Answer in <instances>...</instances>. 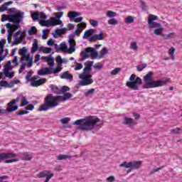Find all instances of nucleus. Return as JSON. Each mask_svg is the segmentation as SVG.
I'll return each instance as SVG.
<instances>
[{"instance_id": "f257e3e1", "label": "nucleus", "mask_w": 182, "mask_h": 182, "mask_svg": "<svg viewBox=\"0 0 182 182\" xmlns=\"http://www.w3.org/2000/svg\"><path fill=\"white\" fill-rule=\"evenodd\" d=\"M100 122V119L98 117L95 118L93 116H90L85 119H80L73 122V124L78 126L80 130L82 132H89V130H93L97 123Z\"/></svg>"}, {"instance_id": "f03ea898", "label": "nucleus", "mask_w": 182, "mask_h": 182, "mask_svg": "<svg viewBox=\"0 0 182 182\" xmlns=\"http://www.w3.org/2000/svg\"><path fill=\"white\" fill-rule=\"evenodd\" d=\"M154 73L152 71H149L146 75H145L143 77V80L145 85L143 86V89H154V87H161V86H164L166 83L169 82V79H166L163 81L161 80H153V76Z\"/></svg>"}, {"instance_id": "7ed1b4c3", "label": "nucleus", "mask_w": 182, "mask_h": 182, "mask_svg": "<svg viewBox=\"0 0 182 182\" xmlns=\"http://www.w3.org/2000/svg\"><path fill=\"white\" fill-rule=\"evenodd\" d=\"M59 95L53 96V94H49L44 98V103L38 107L39 112H48L50 109H53L59 106L60 103Z\"/></svg>"}, {"instance_id": "20e7f679", "label": "nucleus", "mask_w": 182, "mask_h": 182, "mask_svg": "<svg viewBox=\"0 0 182 182\" xmlns=\"http://www.w3.org/2000/svg\"><path fill=\"white\" fill-rule=\"evenodd\" d=\"M143 161H124L119 164V167H124V168H128L127 170V174L132 173V170H139L141 167Z\"/></svg>"}, {"instance_id": "39448f33", "label": "nucleus", "mask_w": 182, "mask_h": 182, "mask_svg": "<svg viewBox=\"0 0 182 182\" xmlns=\"http://www.w3.org/2000/svg\"><path fill=\"white\" fill-rule=\"evenodd\" d=\"M129 80L130 81L126 82V86L132 89V90H139V87H140L141 83H143L141 78H140V77H136V75L134 74L131 75Z\"/></svg>"}, {"instance_id": "423d86ee", "label": "nucleus", "mask_w": 182, "mask_h": 182, "mask_svg": "<svg viewBox=\"0 0 182 182\" xmlns=\"http://www.w3.org/2000/svg\"><path fill=\"white\" fill-rule=\"evenodd\" d=\"M19 55L21 56L20 62H27V68H32L33 65V58H31V54H28V50L26 47H23L18 50Z\"/></svg>"}, {"instance_id": "0eeeda50", "label": "nucleus", "mask_w": 182, "mask_h": 182, "mask_svg": "<svg viewBox=\"0 0 182 182\" xmlns=\"http://www.w3.org/2000/svg\"><path fill=\"white\" fill-rule=\"evenodd\" d=\"M81 56L83 59H88L90 56H92V59H96V58L99 56V53L96 51V49L92 47H88L85 48L84 51L81 52Z\"/></svg>"}, {"instance_id": "6e6552de", "label": "nucleus", "mask_w": 182, "mask_h": 182, "mask_svg": "<svg viewBox=\"0 0 182 182\" xmlns=\"http://www.w3.org/2000/svg\"><path fill=\"white\" fill-rule=\"evenodd\" d=\"M80 79L82 81L80 82L81 86H89L93 83V79H92V75L89 73H81L79 75Z\"/></svg>"}, {"instance_id": "1a4fd4ad", "label": "nucleus", "mask_w": 182, "mask_h": 182, "mask_svg": "<svg viewBox=\"0 0 182 182\" xmlns=\"http://www.w3.org/2000/svg\"><path fill=\"white\" fill-rule=\"evenodd\" d=\"M21 99L19 97H17L16 99H14L13 100L10 101L7 104V107L5 109L6 113H12V112H16L18 110V107L16 105V103L19 102Z\"/></svg>"}, {"instance_id": "9d476101", "label": "nucleus", "mask_w": 182, "mask_h": 182, "mask_svg": "<svg viewBox=\"0 0 182 182\" xmlns=\"http://www.w3.org/2000/svg\"><path fill=\"white\" fill-rule=\"evenodd\" d=\"M24 15L25 13L23 11H17V13L11 14V22L19 25L23 21Z\"/></svg>"}, {"instance_id": "9b49d317", "label": "nucleus", "mask_w": 182, "mask_h": 182, "mask_svg": "<svg viewBox=\"0 0 182 182\" xmlns=\"http://www.w3.org/2000/svg\"><path fill=\"white\" fill-rule=\"evenodd\" d=\"M46 83V78H41L38 80V77L33 76L31 78V86L33 87H38V86H42Z\"/></svg>"}, {"instance_id": "f8f14e48", "label": "nucleus", "mask_w": 182, "mask_h": 182, "mask_svg": "<svg viewBox=\"0 0 182 182\" xmlns=\"http://www.w3.org/2000/svg\"><path fill=\"white\" fill-rule=\"evenodd\" d=\"M157 16H154L153 14L149 15L148 18V23L149 25V28H160L161 26V24L157 22H154V21H157Z\"/></svg>"}, {"instance_id": "ddd939ff", "label": "nucleus", "mask_w": 182, "mask_h": 182, "mask_svg": "<svg viewBox=\"0 0 182 182\" xmlns=\"http://www.w3.org/2000/svg\"><path fill=\"white\" fill-rule=\"evenodd\" d=\"M53 176H54L53 173H50V171H43L37 174V177L38 178H45V177H46L44 182H49L50 178H52Z\"/></svg>"}, {"instance_id": "4468645a", "label": "nucleus", "mask_w": 182, "mask_h": 182, "mask_svg": "<svg viewBox=\"0 0 182 182\" xmlns=\"http://www.w3.org/2000/svg\"><path fill=\"white\" fill-rule=\"evenodd\" d=\"M70 38H69L68 43L70 45V48H68V53L72 55L76 50V41L73 39V34L70 35Z\"/></svg>"}, {"instance_id": "2eb2a0df", "label": "nucleus", "mask_w": 182, "mask_h": 182, "mask_svg": "<svg viewBox=\"0 0 182 182\" xmlns=\"http://www.w3.org/2000/svg\"><path fill=\"white\" fill-rule=\"evenodd\" d=\"M16 156V154L11 152V153H0V163L1 161H5L7 159H14Z\"/></svg>"}, {"instance_id": "dca6fc26", "label": "nucleus", "mask_w": 182, "mask_h": 182, "mask_svg": "<svg viewBox=\"0 0 182 182\" xmlns=\"http://www.w3.org/2000/svg\"><path fill=\"white\" fill-rule=\"evenodd\" d=\"M52 70L53 68L51 67H46L41 70H39L38 71V75H39V76H45L46 75H50L52 74Z\"/></svg>"}, {"instance_id": "f3484780", "label": "nucleus", "mask_w": 182, "mask_h": 182, "mask_svg": "<svg viewBox=\"0 0 182 182\" xmlns=\"http://www.w3.org/2000/svg\"><path fill=\"white\" fill-rule=\"evenodd\" d=\"M93 63L94 62L90 60L85 62L82 73H90V70H92V66H93Z\"/></svg>"}, {"instance_id": "a211bd4d", "label": "nucleus", "mask_w": 182, "mask_h": 182, "mask_svg": "<svg viewBox=\"0 0 182 182\" xmlns=\"http://www.w3.org/2000/svg\"><path fill=\"white\" fill-rule=\"evenodd\" d=\"M122 124H126L127 126L132 127V126H136V124H137V123H136V122H134V119H133V118L124 117Z\"/></svg>"}, {"instance_id": "6ab92c4d", "label": "nucleus", "mask_w": 182, "mask_h": 182, "mask_svg": "<svg viewBox=\"0 0 182 182\" xmlns=\"http://www.w3.org/2000/svg\"><path fill=\"white\" fill-rule=\"evenodd\" d=\"M77 29L75 31V35H77V36H80V34L82 33V31H83V29L86 28V23L82 22L81 23L77 24Z\"/></svg>"}, {"instance_id": "aec40b11", "label": "nucleus", "mask_w": 182, "mask_h": 182, "mask_svg": "<svg viewBox=\"0 0 182 182\" xmlns=\"http://www.w3.org/2000/svg\"><path fill=\"white\" fill-rule=\"evenodd\" d=\"M18 156L21 157V160H24L26 161H31L32 160V154H29L28 152L20 153Z\"/></svg>"}, {"instance_id": "412c9836", "label": "nucleus", "mask_w": 182, "mask_h": 182, "mask_svg": "<svg viewBox=\"0 0 182 182\" xmlns=\"http://www.w3.org/2000/svg\"><path fill=\"white\" fill-rule=\"evenodd\" d=\"M60 102H66V100H69V99H71L73 97L72 94L70 92H65L64 93L63 96L58 95Z\"/></svg>"}, {"instance_id": "4be33fe9", "label": "nucleus", "mask_w": 182, "mask_h": 182, "mask_svg": "<svg viewBox=\"0 0 182 182\" xmlns=\"http://www.w3.org/2000/svg\"><path fill=\"white\" fill-rule=\"evenodd\" d=\"M44 58L50 68H53V67L55 66V58L52 57V55L44 57Z\"/></svg>"}, {"instance_id": "5701e85b", "label": "nucleus", "mask_w": 182, "mask_h": 182, "mask_svg": "<svg viewBox=\"0 0 182 182\" xmlns=\"http://www.w3.org/2000/svg\"><path fill=\"white\" fill-rule=\"evenodd\" d=\"M50 21L51 26H58V25H62V21L56 18L55 17H51Z\"/></svg>"}, {"instance_id": "b1692460", "label": "nucleus", "mask_w": 182, "mask_h": 182, "mask_svg": "<svg viewBox=\"0 0 182 182\" xmlns=\"http://www.w3.org/2000/svg\"><path fill=\"white\" fill-rule=\"evenodd\" d=\"M60 77L61 79H67L68 80H73V75L72 74H70L68 71L63 73L60 75Z\"/></svg>"}, {"instance_id": "393cba45", "label": "nucleus", "mask_w": 182, "mask_h": 182, "mask_svg": "<svg viewBox=\"0 0 182 182\" xmlns=\"http://www.w3.org/2000/svg\"><path fill=\"white\" fill-rule=\"evenodd\" d=\"M14 4L13 1H8L4 3L0 6V12H5V11H8V7L9 5H12Z\"/></svg>"}, {"instance_id": "a878e982", "label": "nucleus", "mask_w": 182, "mask_h": 182, "mask_svg": "<svg viewBox=\"0 0 182 182\" xmlns=\"http://www.w3.org/2000/svg\"><path fill=\"white\" fill-rule=\"evenodd\" d=\"M80 16V12H76V11H69L68 12V18L70 19H75V18Z\"/></svg>"}, {"instance_id": "bb28decb", "label": "nucleus", "mask_w": 182, "mask_h": 182, "mask_svg": "<svg viewBox=\"0 0 182 182\" xmlns=\"http://www.w3.org/2000/svg\"><path fill=\"white\" fill-rule=\"evenodd\" d=\"M50 90H52V92L55 93V95H62V92L60 91V89L58 86L51 85Z\"/></svg>"}, {"instance_id": "cd10ccee", "label": "nucleus", "mask_w": 182, "mask_h": 182, "mask_svg": "<svg viewBox=\"0 0 182 182\" xmlns=\"http://www.w3.org/2000/svg\"><path fill=\"white\" fill-rule=\"evenodd\" d=\"M38 49V40L34 39L33 43V46L31 48V53H35Z\"/></svg>"}, {"instance_id": "c85d7f7f", "label": "nucleus", "mask_w": 182, "mask_h": 182, "mask_svg": "<svg viewBox=\"0 0 182 182\" xmlns=\"http://www.w3.org/2000/svg\"><path fill=\"white\" fill-rule=\"evenodd\" d=\"M109 53V50L107 48L104 47L101 51H100V55L98 56L99 59H103L105 58V55H107V53Z\"/></svg>"}, {"instance_id": "c756f323", "label": "nucleus", "mask_w": 182, "mask_h": 182, "mask_svg": "<svg viewBox=\"0 0 182 182\" xmlns=\"http://www.w3.org/2000/svg\"><path fill=\"white\" fill-rule=\"evenodd\" d=\"M11 16L12 14H3L1 16V22H5V21H9V22H11Z\"/></svg>"}, {"instance_id": "7c9ffc66", "label": "nucleus", "mask_w": 182, "mask_h": 182, "mask_svg": "<svg viewBox=\"0 0 182 182\" xmlns=\"http://www.w3.org/2000/svg\"><path fill=\"white\" fill-rule=\"evenodd\" d=\"M6 28H7V33L9 36H12L14 35V31L12 30V24L11 23H8L6 24Z\"/></svg>"}, {"instance_id": "2f4dec72", "label": "nucleus", "mask_w": 182, "mask_h": 182, "mask_svg": "<svg viewBox=\"0 0 182 182\" xmlns=\"http://www.w3.org/2000/svg\"><path fill=\"white\" fill-rule=\"evenodd\" d=\"M40 25H41V26H46L47 28H49V26H52L50 20H41L40 21Z\"/></svg>"}, {"instance_id": "473e14b6", "label": "nucleus", "mask_w": 182, "mask_h": 182, "mask_svg": "<svg viewBox=\"0 0 182 182\" xmlns=\"http://www.w3.org/2000/svg\"><path fill=\"white\" fill-rule=\"evenodd\" d=\"M95 92H96L95 88H91L84 92V95L85 96V97H89V96H92L93 95H95Z\"/></svg>"}, {"instance_id": "72a5a7b5", "label": "nucleus", "mask_w": 182, "mask_h": 182, "mask_svg": "<svg viewBox=\"0 0 182 182\" xmlns=\"http://www.w3.org/2000/svg\"><path fill=\"white\" fill-rule=\"evenodd\" d=\"M38 33V30L36 29V27L32 26L31 29L28 30V34L30 36H32V35H36Z\"/></svg>"}, {"instance_id": "f704fd0d", "label": "nucleus", "mask_w": 182, "mask_h": 182, "mask_svg": "<svg viewBox=\"0 0 182 182\" xmlns=\"http://www.w3.org/2000/svg\"><path fill=\"white\" fill-rule=\"evenodd\" d=\"M107 18H114L117 16V14L113 11L109 10L107 11Z\"/></svg>"}, {"instance_id": "c9c22d12", "label": "nucleus", "mask_w": 182, "mask_h": 182, "mask_svg": "<svg viewBox=\"0 0 182 182\" xmlns=\"http://www.w3.org/2000/svg\"><path fill=\"white\" fill-rule=\"evenodd\" d=\"M12 70V65H11V61H9L7 64L4 65V73Z\"/></svg>"}, {"instance_id": "e433bc0d", "label": "nucleus", "mask_w": 182, "mask_h": 182, "mask_svg": "<svg viewBox=\"0 0 182 182\" xmlns=\"http://www.w3.org/2000/svg\"><path fill=\"white\" fill-rule=\"evenodd\" d=\"M93 32H95V30H93L92 28H90L86 31H85L84 33V36H83V39H85V37H89V36H91L92 34L93 33Z\"/></svg>"}, {"instance_id": "4c0bfd02", "label": "nucleus", "mask_w": 182, "mask_h": 182, "mask_svg": "<svg viewBox=\"0 0 182 182\" xmlns=\"http://www.w3.org/2000/svg\"><path fill=\"white\" fill-rule=\"evenodd\" d=\"M163 31H164V28H159L154 31V35H156V36H161V33H163Z\"/></svg>"}, {"instance_id": "58836bf2", "label": "nucleus", "mask_w": 182, "mask_h": 182, "mask_svg": "<svg viewBox=\"0 0 182 182\" xmlns=\"http://www.w3.org/2000/svg\"><path fill=\"white\" fill-rule=\"evenodd\" d=\"M60 50H61V52H68L69 53V48H68V46H66V44L65 43L60 44Z\"/></svg>"}, {"instance_id": "ea45409f", "label": "nucleus", "mask_w": 182, "mask_h": 182, "mask_svg": "<svg viewBox=\"0 0 182 182\" xmlns=\"http://www.w3.org/2000/svg\"><path fill=\"white\" fill-rule=\"evenodd\" d=\"M65 32H66V28H58L57 30H55V33L58 36L64 35Z\"/></svg>"}, {"instance_id": "a19ab883", "label": "nucleus", "mask_w": 182, "mask_h": 182, "mask_svg": "<svg viewBox=\"0 0 182 182\" xmlns=\"http://www.w3.org/2000/svg\"><path fill=\"white\" fill-rule=\"evenodd\" d=\"M28 104H29V102H28L26 97H22L21 107H23L26 106V105H28Z\"/></svg>"}, {"instance_id": "79ce46f5", "label": "nucleus", "mask_w": 182, "mask_h": 182, "mask_svg": "<svg viewBox=\"0 0 182 182\" xmlns=\"http://www.w3.org/2000/svg\"><path fill=\"white\" fill-rule=\"evenodd\" d=\"M62 65H58L56 68H53L52 73H54V75H56V73H59V72L62 71Z\"/></svg>"}, {"instance_id": "37998d69", "label": "nucleus", "mask_w": 182, "mask_h": 182, "mask_svg": "<svg viewBox=\"0 0 182 182\" xmlns=\"http://www.w3.org/2000/svg\"><path fill=\"white\" fill-rule=\"evenodd\" d=\"M0 85L2 87H12L6 80H1Z\"/></svg>"}, {"instance_id": "c03bdc74", "label": "nucleus", "mask_w": 182, "mask_h": 182, "mask_svg": "<svg viewBox=\"0 0 182 182\" xmlns=\"http://www.w3.org/2000/svg\"><path fill=\"white\" fill-rule=\"evenodd\" d=\"M41 50L43 53H50V52H52V48H48V47H42L41 48Z\"/></svg>"}, {"instance_id": "a18cd8bd", "label": "nucleus", "mask_w": 182, "mask_h": 182, "mask_svg": "<svg viewBox=\"0 0 182 182\" xmlns=\"http://www.w3.org/2000/svg\"><path fill=\"white\" fill-rule=\"evenodd\" d=\"M95 36H97V41L105 40V34L102 32H100L99 34H95Z\"/></svg>"}, {"instance_id": "49530a36", "label": "nucleus", "mask_w": 182, "mask_h": 182, "mask_svg": "<svg viewBox=\"0 0 182 182\" xmlns=\"http://www.w3.org/2000/svg\"><path fill=\"white\" fill-rule=\"evenodd\" d=\"M130 49H132L133 50H138L139 46H137V43L132 42L130 45Z\"/></svg>"}, {"instance_id": "de8ad7c7", "label": "nucleus", "mask_w": 182, "mask_h": 182, "mask_svg": "<svg viewBox=\"0 0 182 182\" xmlns=\"http://www.w3.org/2000/svg\"><path fill=\"white\" fill-rule=\"evenodd\" d=\"M125 22L127 23H133L134 22V18L132 16H129L125 18Z\"/></svg>"}, {"instance_id": "09e8293b", "label": "nucleus", "mask_w": 182, "mask_h": 182, "mask_svg": "<svg viewBox=\"0 0 182 182\" xmlns=\"http://www.w3.org/2000/svg\"><path fill=\"white\" fill-rule=\"evenodd\" d=\"M69 90H70V87L66 85L63 86L60 89L61 95H63V93H66V92H69Z\"/></svg>"}, {"instance_id": "8fccbe9b", "label": "nucleus", "mask_w": 182, "mask_h": 182, "mask_svg": "<svg viewBox=\"0 0 182 182\" xmlns=\"http://www.w3.org/2000/svg\"><path fill=\"white\" fill-rule=\"evenodd\" d=\"M72 156H69L68 155H63V154H60L58 156L57 159L58 160H66V159H70Z\"/></svg>"}, {"instance_id": "3c124183", "label": "nucleus", "mask_w": 182, "mask_h": 182, "mask_svg": "<svg viewBox=\"0 0 182 182\" xmlns=\"http://www.w3.org/2000/svg\"><path fill=\"white\" fill-rule=\"evenodd\" d=\"M120 70H122V69L119 68H114V70H112L110 72V75L112 76H114L115 75H117V73H119V72H120Z\"/></svg>"}, {"instance_id": "603ef678", "label": "nucleus", "mask_w": 182, "mask_h": 182, "mask_svg": "<svg viewBox=\"0 0 182 182\" xmlns=\"http://www.w3.org/2000/svg\"><path fill=\"white\" fill-rule=\"evenodd\" d=\"M31 18L33 21H38L39 19V12L36 11L31 14Z\"/></svg>"}, {"instance_id": "864d4df0", "label": "nucleus", "mask_w": 182, "mask_h": 182, "mask_svg": "<svg viewBox=\"0 0 182 182\" xmlns=\"http://www.w3.org/2000/svg\"><path fill=\"white\" fill-rule=\"evenodd\" d=\"M6 77H9V79H12L15 76V73H9V71H7L6 73H4Z\"/></svg>"}, {"instance_id": "5fc2aeb1", "label": "nucleus", "mask_w": 182, "mask_h": 182, "mask_svg": "<svg viewBox=\"0 0 182 182\" xmlns=\"http://www.w3.org/2000/svg\"><path fill=\"white\" fill-rule=\"evenodd\" d=\"M117 23H119V22L114 18H112L108 20L109 25H117Z\"/></svg>"}, {"instance_id": "6e6d98bb", "label": "nucleus", "mask_w": 182, "mask_h": 182, "mask_svg": "<svg viewBox=\"0 0 182 182\" xmlns=\"http://www.w3.org/2000/svg\"><path fill=\"white\" fill-rule=\"evenodd\" d=\"M82 68H83V65H82V63H76L74 70H80Z\"/></svg>"}, {"instance_id": "4d7b16f0", "label": "nucleus", "mask_w": 182, "mask_h": 182, "mask_svg": "<svg viewBox=\"0 0 182 182\" xmlns=\"http://www.w3.org/2000/svg\"><path fill=\"white\" fill-rule=\"evenodd\" d=\"M145 68H147V64L140 65L136 66V70H138V72H141V70H143V69Z\"/></svg>"}, {"instance_id": "13d9d810", "label": "nucleus", "mask_w": 182, "mask_h": 182, "mask_svg": "<svg viewBox=\"0 0 182 182\" xmlns=\"http://www.w3.org/2000/svg\"><path fill=\"white\" fill-rule=\"evenodd\" d=\"M56 62L57 63H58L59 66H62V64L63 63V60L62 59V57L60 55L57 56Z\"/></svg>"}, {"instance_id": "bf43d9fd", "label": "nucleus", "mask_w": 182, "mask_h": 182, "mask_svg": "<svg viewBox=\"0 0 182 182\" xmlns=\"http://www.w3.org/2000/svg\"><path fill=\"white\" fill-rule=\"evenodd\" d=\"M16 161H19V159H12L5 160L4 163H6V164H9L11 163H16Z\"/></svg>"}, {"instance_id": "052dcab7", "label": "nucleus", "mask_w": 182, "mask_h": 182, "mask_svg": "<svg viewBox=\"0 0 182 182\" xmlns=\"http://www.w3.org/2000/svg\"><path fill=\"white\" fill-rule=\"evenodd\" d=\"M90 24L93 26L94 28L97 26V25L99 24V22H97V21L93 20V19H90L89 21Z\"/></svg>"}, {"instance_id": "680f3d73", "label": "nucleus", "mask_w": 182, "mask_h": 182, "mask_svg": "<svg viewBox=\"0 0 182 182\" xmlns=\"http://www.w3.org/2000/svg\"><path fill=\"white\" fill-rule=\"evenodd\" d=\"M55 18H56V19H60V18H62V16H63V11L55 13Z\"/></svg>"}, {"instance_id": "e2e57ef3", "label": "nucleus", "mask_w": 182, "mask_h": 182, "mask_svg": "<svg viewBox=\"0 0 182 182\" xmlns=\"http://www.w3.org/2000/svg\"><path fill=\"white\" fill-rule=\"evenodd\" d=\"M28 113H29V112H28V110H21V111L16 112V115L22 116V114H28Z\"/></svg>"}, {"instance_id": "0e129e2a", "label": "nucleus", "mask_w": 182, "mask_h": 182, "mask_svg": "<svg viewBox=\"0 0 182 182\" xmlns=\"http://www.w3.org/2000/svg\"><path fill=\"white\" fill-rule=\"evenodd\" d=\"M171 133H173V134H178L181 133V129H180V128H176L171 130Z\"/></svg>"}, {"instance_id": "69168bd1", "label": "nucleus", "mask_w": 182, "mask_h": 182, "mask_svg": "<svg viewBox=\"0 0 182 182\" xmlns=\"http://www.w3.org/2000/svg\"><path fill=\"white\" fill-rule=\"evenodd\" d=\"M19 26H20V25L18 23H14V24L11 25V29H12L13 32H15V31H16V29H19Z\"/></svg>"}, {"instance_id": "338daca9", "label": "nucleus", "mask_w": 182, "mask_h": 182, "mask_svg": "<svg viewBox=\"0 0 182 182\" xmlns=\"http://www.w3.org/2000/svg\"><path fill=\"white\" fill-rule=\"evenodd\" d=\"M103 68V65L100 63H97L94 65V69H102Z\"/></svg>"}, {"instance_id": "774afa93", "label": "nucleus", "mask_w": 182, "mask_h": 182, "mask_svg": "<svg viewBox=\"0 0 182 182\" xmlns=\"http://www.w3.org/2000/svg\"><path fill=\"white\" fill-rule=\"evenodd\" d=\"M22 43V40H21L19 38H16L14 41L13 42V45H19V43Z\"/></svg>"}]
</instances>
